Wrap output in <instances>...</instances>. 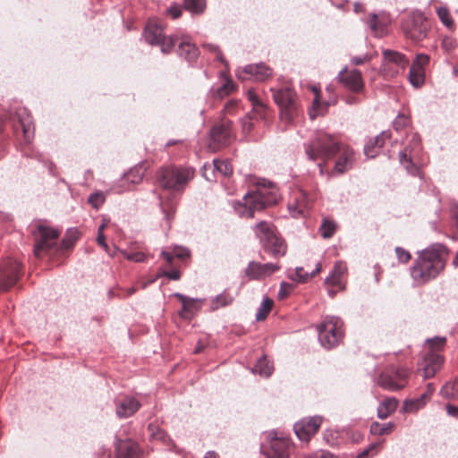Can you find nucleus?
Returning a JSON list of instances; mask_svg holds the SVG:
<instances>
[{
	"label": "nucleus",
	"instance_id": "f257e3e1",
	"mask_svg": "<svg viewBox=\"0 0 458 458\" xmlns=\"http://www.w3.org/2000/svg\"><path fill=\"white\" fill-rule=\"evenodd\" d=\"M305 154L309 160H323L319 163V174H324V165L332 159L338 152L340 156L335 161L331 174H342L352 168L355 163L354 150L349 146H341L340 143L330 134L318 131L304 143Z\"/></svg>",
	"mask_w": 458,
	"mask_h": 458
},
{
	"label": "nucleus",
	"instance_id": "f03ea898",
	"mask_svg": "<svg viewBox=\"0 0 458 458\" xmlns=\"http://www.w3.org/2000/svg\"><path fill=\"white\" fill-rule=\"evenodd\" d=\"M279 198L277 187L270 181L258 179L256 190L247 192L243 200L233 204L235 213L243 218H252L256 211L276 204Z\"/></svg>",
	"mask_w": 458,
	"mask_h": 458
},
{
	"label": "nucleus",
	"instance_id": "7ed1b4c3",
	"mask_svg": "<svg viewBox=\"0 0 458 458\" xmlns=\"http://www.w3.org/2000/svg\"><path fill=\"white\" fill-rule=\"evenodd\" d=\"M448 252L441 244L431 245L421 252L411 267V276L419 284L436 278L445 268Z\"/></svg>",
	"mask_w": 458,
	"mask_h": 458
},
{
	"label": "nucleus",
	"instance_id": "20e7f679",
	"mask_svg": "<svg viewBox=\"0 0 458 458\" xmlns=\"http://www.w3.org/2000/svg\"><path fill=\"white\" fill-rule=\"evenodd\" d=\"M194 170L189 167L167 165L160 167L157 173L159 185L166 190L181 191L193 178Z\"/></svg>",
	"mask_w": 458,
	"mask_h": 458
},
{
	"label": "nucleus",
	"instance_id": "39448f33",
	"mask_svg": "<svg viewBox=\"0 0 458 458\" xmlns=\"http://www.w3.org/2000/svg\"><path fill=\"white\" fill-rule=\"evenodd\" d=\"M273 98L280 109V118L285 123H292L300 114L299 98L289 86L271 89Z\"/></svg>",
	"mask_w": 458,
	"mask_h": 458
},
{
	"label": "nucleus",
	"instance_id": "423d86ee",
	"mask_svg": "<svg viewBox=\"0 0 458 458\" xmlns=\"http://www.w3.org/2000/svg\"><path fill=\"white\" fill-rule=\"evenodd\" d=\"M255 233L259 238L265 251L274 257L285 255L287 247L284 240L278 235L272 224L260 221L255 226Z\"/></svg>",
	"mask_w": 458,
	"mask_h": 458
},
{
	"label": "nucleus",
	"instance_id": "0eeeda50",
	"mask_svg": "<svg viewBox=\"0 0 458 458\" xmlns=\"http://www.w3.org/2000/svg\"><path fill=\"white\" fill-rule=\"evenodd\" d=\"M344 323L337 317H326L317 327L318 340L327 349L337 346L344 337Z\"/></svg>",
	"mask_w": 458,
	"mask_h": 458
},
{
	"label": "nucleus",
	"instance_id": "6e6552de",
	"mask_svg": "<svg viewBox=\"0 0 458 458\" xmlns=\"http://www.w3.org/2000/svg\"><path fill=\"white\" fill-rule=\"evenodd\" d=\"M144 38L149 45L159 46L163 54H169L179 41L177 36L166 37L163 28L154 21H149L144 30Z\"/></svg>",
	"mask_w": 458,
	"mask_h": 458
},
{
	"label": "nucleus",
	"instance_id": "1a4fd4ad",
	"mask_svg": "<svg viewBox=\"0 0 458 458\" xmlns=\"http://www.w3.org/2000/svg\"><path fill=\"white\" fill-rule=\"evenodd\" d=\"M402 28L407 38L419 43L427 38L429 26L422 13L413 12L403 21Z\"/></svg>",
	"mask_w": 458,
	"mask_h": 458
},
{
	"label": "nucleus",
	"instance_id": "9d476101",
	"mask_svg": "<svg viewBox=\"0 0 458 458\" xmlns=\"http://www.w3.org/2000/svg\"><path fill=\"white\" fill-rule=\"evenodd\" d=\"M409 374V369L405 368L393 367L379 375L377 383L386 390L399 391L406 386Z\"/></svg>",
	"mask_w": 458,
	"mask_h": 458
},
{
	"label": "nucleus",
	"instance_id": "9b49d317",
	"mask_svg": "<svg viewBox=\"0 0 458 458\" xmlns=\"http://www.w3.org/2000/svg\"><path fill=\"white\" fill-rule=\"evenodd\" d=\"M234 134L232 129V122L228 119H222L219 123L214 125L210 131L209 147L217 150L231 143Z\"/></svg>",
	"mask_w": 458,
	"mask_h": 458
},
{
	"label": "nucleus",
	"instance_id": "f8f14e48",
	"mask_svg": "<svg viewBox=\"0 0 458 458\" xmlns=\"http://www.w3.org/2000/svg\"><path fill=\"white\" fill-rule=\"evenodd\" d=\"M59 236L57 230L44 225H38L36 243L34 247L35 256L40 258L43 253L51 250L55 246Z\"/></svg>",
	"mask_w": 458,
	"mask_h": 458
},
{
	"label": "nucleus",
	"instance_id": "ddd939ff",
	"mask_svg": "<svg viewBox=\"0 0 458 458\" xmlns=\"http://www.w3.org/2000/svg\"><path fill=\"white\" fill-rule=\"evenodd\" d=\"M21 263L14 259H7L0 267V290L7 291L19 280Z\"/></svg>",
	"mask_w": 458,
	"mask_h": 458
},
{
	"label": "nucleus",
	"instance_id": "4468645a",
	"mask_svg": "<svg viewBox=\"0 0 458 458\" xmlns=\"http://www.w3.org/2000/svg\"><path fill=\"white\" fill-rule=\"evenodd\" d=\"M272 69L264 63L248 64L236 71V76L241 81H265L272 77Z\"/></svg>",
	"mask_w": 458,
	"mask_h": 458
},
{
	"label": "nucleus",
	"instance_id": "2eb2a0df",
	"mask_svg": "<svg viewBox=\"0 0 458 458\" xmlns=\"http://www.w3.org/2000/svg\"><path fill=\"white\" fill-rule=\"evenodd\" d=\"M337 79L345 89L353 93H360L364 89L362 74L357 69H348L345 66L339 72Z\"/></svg>",
	"mask_w": 458,
	"mask_h": 458
},
{
	"label": "nucleus",
	"instance_id": "dca6fc26",
	"mask_svg": "<svg viewBox=\"0 0 458 458\" xmlns=\"http://www.w3.org/2000/svg\"><path fill=\"white\" fill-rule=\"evenodd\" d=\"M321 423L322 417L320 416L305 418L296 422L293 429L301 441L309 442L310 437L318 432Z\"/></svg>",
	"mask_w": 458,
	"mask_h": 458
},
{
	"label": "nucleus",
	"instance_id": "f3484780",
	"mask_svg": "<svg viewBox=\"0 0 458 458\" xmlns=\"http://www.w3.org/2000/svg\"><path fill=\"white\" fill-rule=\"evenodd\" d=\"M444 362L440 353L428 352L419 363L418 372L424 379L433 377Z\"/></svg>",
	"mask_w": 458,
	"mask_h": 458
},
{
	"label": "nucleus",
	"instance_id": "a211bd4d",
	"mask_svg": "<svg viewBox=\"0 0 458 458\" xmlns=\"http://www.w3.org/2000/svg\"><path fill=\"white\" fill-rule=\"evenodd\" d=\"M273 435L270 438L269 447L264 448L265 455L267 458H288L291 449L290 439L276 437V433H273Z\"/></svg>",
	"mask_w": 458,
	"mask_h": 458
},
{
	"label": "nucleus",
	"instance_id": "6ab92c4d",
	"mask_svg": "<svg viewBox=\"0 0 458 458\" xmlns=\"http://www.w3.org/2000/svg\"><path fill=\"white\" fill-rule=\"evenodd\" d=\"M280 267L274 263L261 264L259 262L251 261L249 263L245 274L252 280L264 279L279 270Z\"/></svg>",
	"mask_w": 458,
	"mask_h": 458
},
{
	"label": "nucleus",
	"instance_id": "aec40b11",
	"mask_svg": "<svg viewBox=\"0 0 458 458\" xmlns=\"http://www.w3.org/2000/svg\"><path fill=\"white\" fill-rule=\"evenodd\" d=\"M140 407V403L134 397L125 396L116 401V415L121 418H128L133 415Z\"/></svg>",
	"mask_w": 458,
	"mask_h": 458
},
{
	"label": "nucleus",
	"instance_id": "412c9836",
	"mask_svg": "<svg viewBox=\"0 0 458 458\" xmlns=\"http://www.w3.org/2000/svg\"><path fill=\"white\" fill-rule=\"evenodd\" d=\"M346 271L347 267L345 263L342 261L336 262L328 276L325 278L324 284L327 287H335L338 290H344L345 286L343 283L342 277L346 273Z\"/></svg>",
	"mask_w": 458,
	"mask_h": 458
},
{
	"label": "nucleus",
	"instance_id": "4be33fe9",
	"mask_svg": "<svg viewBox=\"0 0 458 458\" xmlns=\"http://www.w3.org/2000/svg\"><path fill=\"white\" fill-rule=\"evenodd\" d=\"M118 458H140L141 453L137 443L128 439L116 444Z\"/></svg>",
	"mask_w": 458,
	"mask_h": 458
},
{
	"label": "nucleus",
	"instance_id": "5701e85b",
	"mask_svg": "<svg viewBox=\"0 0 458 458\" xmlns=\"http://www.w3.org/2000/svg\"><path fill=\"white\" fill-rule=\"evenodd\" d=\"M178 55L189 63L195 62L199 55V49L189 38H182L179 42Z\"/></svg>",
	"mask_w": 458,
	"mask_h": 458
},
{
	"label": "nucleus",
	"instance_id": "b1692460",
	"mask_svg": "<svg viewBox=\"0 0 458 458\" xmlns=\"http://www.w3.org/2000/svg\"><path fill=\"white\" fill-rule=\"evenodd\" d=\"M391 137V132L389 131H382L379 135L374 138V140H370L364 146V153L368 157H375L378 153V150L384 146L386 140H389Z\"/></svg>",
	"mask_w": 458,
	"mask_h": 458
},
{
	"label": "nucleus",
	"instance_id": "393cba45",
	"mask_svg": "<svg viewBox=\"0 0 458 458\" xmlns=\"http://www.w3.org/2000/svg\"><path fill=\"white\" fill-rule=\"evenodd\" d=\"M22 114H26V117H23L21 114H19L20 125L22 130L25 142L30 143L34 138L35 127L30 116L26 114V110H23Z\"/></svg>",
	"mask_w": 458,
	"mask_h": 458
},
{
	"label": "nucleus",
	"instance_id": "a878e982",
	"mask_svg": "<svg viewBox=\"0 0 458 458\" xmlns=\"http://www.w3.org/2000/svg\"><path fill=\"white\" fill-rule=\"evenodd\" d=\"M398 400L394 397L386 398L377 407V417L385 420L389 417L397 408Z\"/></svg>",
	"mask_w": 458,
	"mask_h": 458
},
{
	"label": "nucleus",
	"instance_id": "bb28decb",
	"mask_svg": "<svg viewBox=\"0 0 458 458\" xmlns=\"http://www.w3.org/2000/svg\"><path fill=\"white\" fill-rule=\"evenodd\" d=\"M321 269L322 266L319 262L317 263L315 269L310 273L306 272L303 267H298L295 268L294 275H293L291 278L300 283H304L317 276L321 271Z\"/></svg>",
	"mask_w": 458,
	"mask_h": 458
},
{
	"label": "nucleus",
	"instance_id": "cd10ccee",
	"mask_svg": "<svg viewBox=\"0 0 458 458\" xmlns=\"http://www.w3.org/2000/svg\"><path fill=\"white\" fill-rule=\"evenodd\" d=\"M233 301V296H232L227 291H224L210 301V310H216L220 308L230 305Z\"/></svg>",
	"mask_w": 458,
	"mask_h": 458
},
{
	"label": "nucleus",
	"instance_id": "c85d7f7f",
	"mask_svg": "<svg viewBox=\"0 0 458 458\" xmlns=\"http://www.w3.org/2000/svg\"><path fill=\"white\" fill-rule=\"evenodd\" d=\"M144 176V170L142 166H135L130 169L122 178L123 183L129 182L131 184L140 183Z\"/></svg>",
	"mask_w": 458,
	"mask_h": 458
},
{
	"label": "nucleus",
	"instance_id": "c756f323",
	"mask_svg": "<svg viewBox=\"0 0 458 458\" xmlns=\"http://www.w3.org/2000/svg\"><path fill=\"white\" fill-rule=\"evenodd\" d=\"M440 395L448 400L458 399V380L445 383L440 389Z\"/></svg>",
	"mask_w": 458,
	"mask_h": 458
},
{
	"label": "nucleus",
	"instance_id": "7c9ffc66",
	"mask_svg": "<svg viewBox=\"0 0 458 458\" xmlns=\"http://www.w3.org/2000/svg\"><path fill=\"white\" fill-rule=\"evenodd\" d=\"M273 371V365L267 359L266 356H262L259 359L256 365L252 369V372L258 373L260 376L269 377Z\"/></svg>",
	"mask_w": 458,
	"mask_h": 458
},
{
	"label": "nucleus",
	"instance_id": "2f4dec72",
	"mask_svg": "<svg viewBox=\"0 0 458 458\" xmlns=\"http://www.w3.org/2000/svg\"><path fill=\"white\" fill-rule=\"evenodd\" d=\"M384 56L386 60L398 64L402 69H405L409 64V60L406 56L396 51L386 50L384 51Z\"/></svg>",
	"mask_w": 458,
	"mask_h": 458
},
{
	"label": "nucleus",
	"instance_id": "473e14b6",
	"mask_svg": "<svg viewBox=\"0 0 458 458\" xmlns=\"http://www.w3.org/2000/svg\"><path fill=\"white\" fill-rule=\"evenodd\" d=\"M409 80L411 85L415 88L421 87L425 81V70L411 66L409 71Z\"/></svg>",
	"mask_w": 458,
	"mask_h": 458
},
{
	"label": "nucleus",
	"instance_id": "72a5a7b5",
	"mask_svg": "<svg viewBox=\"0 0 458 458\" xmlns=\"http://www.w3.org/2000/svg\"><path fill=\"white\" fill-rule=\"evenodd\" d=\"M247 97L253 106V110L259 113L261 116H265L267 109V106L259 99L255 91L253 89H249Z\"/></svg>",
	"mask_w": 458,
	"mask_h": 458
},
{
	"label": "nucleus",
	"instance_id": "f704fd0d",
	"mask_svg": "<svg viewBox=\"0 0 458 458\" xmlns=\"http://www.w3.org/2000/svg\"><path fill=\"white\" fill-rule=\"evenodd\" d=\"M213 166L216 173L222 176H228L233 172V166L228 160L225 159H214Z\"/></svg>",
	"mask_w": 458,
	"mask_h": 458
},
{
	"label": "nucleus",
	"instance_id": "c9c22d12",
	"mask_svg": "<svg viewBox=\"0 0 458 458\" xmlns=\"http://www.w3.org/2000/svg\"><path fill=\"white\" fill-rule=\"evenodd\" d=\"M409 147L405 148L403 151L399 153V160L400 163L405 167L407 172L411 174H416L418 173L417 166L412 163L411 156H408Z\"/></svg>",
	"mask_w": 458,
	"mask_h": 458
},
{
	"label": "nucleus",
	"instance_id": "e433bc0d",
	"mask_svg": "<svg viewBox=\"0 0 458 458\" xmlns=\"http://www.w3.org/2000/svg\"><path fill=\"white\" fill-rule=\"evenodd\" d=\"M394 428V424L393 422L387 423H379L373 422L370 426V432L374 435L382 436L385 434L391 433Z\"/></svg>",
	"mask_w": 458,
	"mask_h": 458
},
{
	"label": "nucleus",
	"instance_id": "4c0bfd02",
	"mask_svg": "<svg viewBox=\"0 0 458 458\" xmlns=\"http://www.w3.org/2000/svg\"><path fill=\"white\" fill-rule=\"evenodd\" d=\"M148 430L149 432L150 437L153 440H158L164 444H168L171 442V439L168 437V435L158 427L150 424L148 428Z\"/></svg>",
	"mask_w": 458,
	"mask_h": 458
},
{
	"label": "nucleus",
	"instance_id": "58836bf2",
	"mask_svg": "<svg viewBox=\"0 0 458 458\" xmlns=\"http://www.w3.org/2000/svg\"><path fill=\"white\" fill-rule=\"evenodd\" d=\"M272 306L273 301L268 297H264L260 304V307L259 308L256 313V319L264 320L267 317L269 311L271 310Z\"/></svg>",
	"mask_w": 458,
	"mask_h": 458
},
{
	"label": "nucleus",
	"instance_id": "ea45409f",
	"mask_svg": "<svg viewBox=\"0 0 458 458\" xmlns=\"http://www.w3.org/2000/svg\"><path fill=\"white\" fill-rule=\"evenodd\" d=\"M183 4L186 10L192 13H202L205 7V0H183Z\"/></svg>",
	"mask_w": 458,
	"mask_h": 458
},
{
	"label": "nucleus",
	"instance_id": "a19ab883",
	"mask_svg": "<svg viewBox=\"0 0 458 458\" xmlns=\"http://www.w3.org/2000/svg\"><path fill=\"white\" fill-rule=\"evenodd\" d=\"M427 403L421 399V395L418 398L405 400L403 403V409L407 412L416 411L425 406Z\"/></svg>",
	"mask_w": 458,
	"mask_h": 458
},
{
	"label": "nucleus",
	"instance_id": "79ce46f5",
	"mask_svg": "<svg viewBox=\"0 0 458 458\" xmlns=\"http://www.w3.org/2000/svg\"><path fill=\"white\" fill-rule=\"evenodd\" d=\"M235 89L234 83L227 80L222 86H220L214 93V97L218 99H223L225 97L231 94Z\"/></svg>",
	"mask_w": 458,
	"mask_h": 458
},
{
	"label": "nucleus",
	"instance_id": "37998d69",
	"mask_svg": "<svg viewBox=\"0 0 458 458\" xmlns=\"http://www.w3.org/2000/svg\"><path fill=\"white\" fill-rule=\"evenodd\" d=\"M437 13L439 20L445 27H447L448 29H451L453 27L454 21L451 17L449 10L446 7L441 6L437 8Z\"/></svg>",
	"mask_w": 458,
	"mask_h": 458
},
{
	"label": "nucleus",
	"instance_id": "c03bdc74",
	"mask_svg": "<svg viewBox=\"0 0 458 458\" xmlns=\"http://www.w3.org/2000/svg\"><path fill=\"white\" fill-rule=\"evenodd\" d=\"M445 337H435L427 340V344L428 346V352H434L439 353L441 350L445 347Z\"/></svg>",
	"mask_w": 458,
	"mask_h": 458
},
{
	"label": "nucleus",
	"instance_id": "a18cd8bd",
	"mask_svg": "<svg viewBox=\"0 0 458 458\" xmlns=\"http://www.w3.org/2000/svg\"><path fill=\"white\" fill-rule=\"evenodd\" d=\"M336 229V225L333 221L324 220L320 225L319 231L324 238H330L333 236Z\"/></svg>",
	"mask_w": 458,
	"mask_h": 458
},
{
	"label": "nucleus",
	"instance_id": "49530a36",
	"mask_svg": "<svg viewBox=\"0 0 458 458\" xmlns=\"http://www.w3.org/2000/svg\"><path fill=\"white\" fill-rule=\"evenodd\" d=\"M307 208L308 204L304 199H296L295 204H289V209L293 216L302 215Z\"/></svg>",
	"mask_w": 458,
	"mask_h": 458
},
{
	"label": "nucleus",
	"instance_id": "de8ad7c7",
	"mask_svg": "<svg viewBox=\"0 0 458 458\" xmlns=\"http://www.w3.org/2000/svg\"><path fill=\"white\" fill-rule=\"evenodd\" d=\"M106 200V196L101 191L91 193L88 199V202L95 208H98Z\"/></svg>",
	"mask_w": 458,
	"mask_h": 458
},
{
	"label": "nucleus",
	"instance_id": "09e8293b",
	"mask_svg": "<svg viewBox=\"0 0 458 458\" xmlns=\"http://www.w3.org/2000/svg\"><path fill=\"white\" fill-rule=\"evenodd\" d=\"M368 25L369 28L377 34H381L384 32V26L378 22L377 16L375 13H372L368 20Z\"/></svg>",
	"mask_w": 458,
	"mask_h": 458
},
{
	"label": "nucleus",
	"instance_id": "8fccbe9b",
	"mask_svg": "<svg viewBox=\"0 0 458 458\" xmlns=\"http://www.w3.org/2000/svg\"><path fill=\"white\" fill-rule=\"evenodd\" d=\"M410 123V118L404 114H398L394 121L393 122L394 129L396 131H400L405 126H407Z\"/></svg>",
	"mask_w": 458,
	"mask_h": 458
},
{
	"label": "nucleus",
	"instance_id": "3c124183",
	"mask_svg": "<svg viewBox=\"0 0 458 458\" xmlns=\"http://www.w3.org/2000/svg\"><path fill=\"white\" fill-rule=\"evenodd\" d=\"M429 63V55L426 54H418L415 61L412 63L411 67L424 69Z\"/></svg>",
	"mask_w": 458,
	"mask_h": 458
},
{
	"label": "nucleus",
	"instance_id": "603ef678",
	"mask_svg": "<svg viewBox=\"0 0 458 458\" xmlns=\"http://www.w3.org/2000/svg\"><path fill=\"white\" fill-rule=\"evenodd\" d=\"M382 443H373L370 444L366 449H364L361 453H360L357 458H368V456L371 454L374 455L377 454L378 448L381 446Z\"/></svg>",
	"mask_w": 458,
	"mask_h": 458
},
{
	"label": "nucleus",
	"instance_id": "864d4df0",
	"mask_svg": "<svg viewBox=\"0 0 458 458\" xmlns=\"http://www.w3.org/2000/svg\"><path fill=\"white\" fill-rule=\"evenodd\" d=\"M78 239V233L76 231H68V233L64 239H63L62 245L64 249L72 247Z\"/></svg>",
	"mask_w": 458,
	"mask_h": 458
},
{
	"label": "nucleus",
	"instance_id": "5fc2aeb1",
	"mask_svg": "<svg viewBox=\"0 0 458 458\" xmlns=\"http://www.w3.org/2000/svg\"><path fill=\"white\" fill-rule=\"evenodd\" d=\"M395 254L398 260L402 263H407L411 259V256L408 250L402 247L395 248Z\"/></svg>",
	"mask_w": 458,
	"mask_h": 458
},
{
	"label": "nucleus",
	"instance_id": "6e6d98bb",
	"mask_svg": "<svg viewBox=\"0 0 458 458\" xmlns=\"http://www.w3.org/2000/svg\"><path fill=\"white\" fill-rule=\"evenodd\" d=\"M321 107V104L318 99V95L316 93V97L313 100L312 108L310 110L309 114L311 119H315L319 114V108Z\"/></svg>",
	"mask_w": 458,
	"mask_h": 458
},
{
	"label": "nucleus",
	"instance_id": "4d7b16f0",
	"mask_svg": "<svg viewBox=\"0 0 458 458\" xmlns=\"http://www.w3.org/2000/svg\"><path fill=\"white\" fill-rule=\"evenodd\" d=\"M292 284L283 282L278 292V298L284 300L292 291Z\"/></svg>",
	"mask_w": 458,
	"mask_h": 458
},
{
	"label": "nucleus",
	"instance_id": "13d9d810",
	"mask_svg": "<svg viewBox=\"0 0 458 458\" xmlns=\"http://www.w3.org/2000/svg\"><path fill=\"white\" fill-rule=\"evenodd\" d=\"M167 13L173 18L177 19L182 14V7L178 4H173L168 9Z\"/></svg>",
	"mask_w": 458,
	"mask_h": 458
},
{
	"label": "nucleus",
	"instance_id": "bf43d9fd",
	"mask_svg": "<svg viewBox=\"0 0 458 458\" xmlns=\"http://www.w3.org/2000/svg\"><path fill=\"white\" fill-rule=\"evenodd\" d=\"M242 131L244 133H249L253 128V123L251 117L246 116L242 120Z\"/></svg>",
	"mask_w": 458,
	"mask_h": 458
},
{
	"label": "nucleus",
	"instance_id": "052dcab7",
	"mask_svg": "<svg viewBox=\"0 0 458 458\" xmlns=\"http://www.w3.org/2000/svg\"><path fill=\"white\" fill-rule=\"evenodd\" d=\"M126 259L128 260H131L134 262H143L146 259V256L142 252H133L126 255Z\"/></svg>",
	"mask_w": 458,
	"mask_h": 458
},
{
	"label": "nucleus",
	"instance_id": "680f3d73",
	"mask_svg": "<svg viewBox=\"0 0 458 458\" xmlns=\"http://www.w3.org/2000/svg\"><path fill=\"white\" fill-rule=\"evenodd\" d=\"M434 392H435L434 385L432 383H428L427 385L426 391L421 394V399H424V401L426 403H428L430 400Z\"/></svg>",
	"mask_w": 458,
	"mask_h": 458
},
{
	"label": "nucleus",
	"instance_id": "e2e57ef3",
	"mask_svg": "<svg viewBox=\"0 0 458 458\" xmlns=\"http://www.w3.org/2000/svg\"><path fill=\"white\" fill-rule=\"evenodd\" d=\"M369 60V57L368 55H362L360 56H352L351 58V64L352 65H360Z\"/></svg>",
	"mask_w": 458,
	"mask_h": 458
},
{
	"label": "nucleus",
	"instance_id": "0e129e2a",
	"mask_svg": "<svg viewBox=\"0 0 458 458\" xmlns=\"http://www.w3.org/2000/svg\"><path fill=\"white\" fill-rule=\"evenodd\" d=\"M203 47L205 48H207L208 51L217 54V55H216L217 60L221 61L222 63L225 62L217 46H215L213 44H204Z\"/></svg>",
	"mask_w": 458,
	"mask_h": 458
},
{
	"label": "nucleus",
	"instance_id": "69168bd1",
	"mask_svg": "<svg viewBox=\"0 0 458 458\" xmlns=\"http://www.w3.org/2000/svg\"><path fill=\"white\" fill-rule=\"evenodd\" d=\"M174 255L179 259H184L190 256V251L186 248L176 247L174 250Z\"/></svg>",
	"mask_w": 458,
	"mask_h": 458
},
{
	"label": "nucleus",
	"instance_id": "338daca9",
	"mask_svg": "<svg viewBox=\"0 0 458 458\" xmlns=\"http://www.w3.org/2000/svg\"><path fill=\"white\" fill-rule=\"evenodd\" d=\"M303 458H337V457L329 452H321V453L310 454L304 455Z\"/></svg>",
	"mask_w": 458,
	"mask_h": 458
},
{
	"label": "nucleus",
	"instance_id": "774afa93",
	"mask_svg": "<svg viewBox=\"0 0 458 458\" xmlns=\"http://www.w3.org/2000/svg\"><path fill=\"white\" fill-rule=\"evenodd\" d=\"M445 409L449 416L458 419V406L446 404Z\"/></svg>",
	"mask_w": 458,
	"mask_h": 458
}]
</instances>
